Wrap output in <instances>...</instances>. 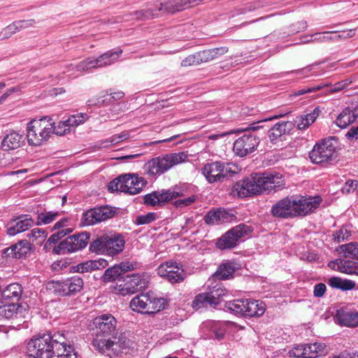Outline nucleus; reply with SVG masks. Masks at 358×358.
<instances>
[{"label":"nucleus","instance_id":"8","mask_svg":"<svg viewBox=\"0 0 358 358\" xmlns=\"http://www.w3.org/2000/svg\"><path fill=\"white\" fill-rule=\"evenodd\" d=\"M264 179L262 173L252 174L250 177L237 182L232 187L233 196L244 198L264 192Z\"/></svg>","mask_w":358,"mask_h":358},{"label":"nucleus","instance_id":"55","mask_svg":"<svg viewBox=\"0 0 358 358\" xmlns=\"http://www.w3.org/2000/svg\"><path fill=\"white\" fill-rule=\"evenodd\" d=\"M176 268V262L169 261L160 264L157 268V273L162 278H166L167 280L169 278L170 273L173 269Z\"/></svg>","mask_w":358,"mask_h":358},{"label":"nucleus","instance_id":"6","mask_svg":"<svg viewBox=\"0 0 358 358\" xmlns=\"http://www.w3.org/2000/svg\"><path fill=\"white\" fill-rule=\"evenodd\" d=\"M166 301L157 296L152 292L141 294L130 301V308L136 312L144 314H153L165 308Z\"/></svg>","mask_w":358,"mask_h":358},{"label":"nucleus","instance_id":"64","mask_svg":"<svg viewBox=\"0 0 358 358\" xmlns=\"http://www.w3.org/2000/svg\"><path fill=\"white\" fill-rule=\"evenodd\" d=\"M357 188H358V180H348L342 187L341 191L344 194H349L357 191Z\"/></svg>","mask_w":358,"mask_h":358},{"label":"nucleus","instance_id":"17","mask_svg":"<svg viewBox=\"0 0 358 358\" xmlns=\"http://www.w3.org/2000/svg\"><path fill=\"white\" fill-rule=\"evenodd\" d=\"M94 331L97 336H107L115 332L117 326L116 319L111 314H103L93 320Z\"/></svg>","mask_w":358,"mask_h":358},{"label":"nucleus","instance_id":"47","mask_svg":"<svg viewBox=\"0 0 358 358\" xmlns=\"http://www.w3.org/2000/svg\"><path fill=\"white\" fill-rule=\"evenodd\" d=\"M339 252L345 258L358 260V243L351 242L339 246Z\"/></svg>","mask_w":358,"mask_h":358},{"label":"nucleus","instance_id":"63","mask_svg":"<svg viewBox=\"0 0 358 358\" xmlns=\"http://www.w3.org/2000/svg\"><path fill=\"white\" fill-rule=\"evenodd\" d=\"M200 64H201V62H200L198 52H195L194 54L187 56L186 58L182 59L181 62V66H184V67L199 65Z\"/></svg>","mask_w":358,"mask_h":358},{"label":"nucleus","instance_id":"49","mask_svg":"<svg viewBox=\"0 0 358 358\" xmlns=\"http://www.w3.org/2000/svg\"><path fill=\"white\" fill-rule=\"evenodd\" d=\"M231 231L234 233L236 239L241 241L243 238L250 235L252 231V228L251 226H249L245 224H240L234 227H233Z\"/></svg>","mask_w":358,"mask_h":358},{"label":"nucleus","instance_id":"26","mask_svg":"<svg viewBox=\"0 0 358 358\" xmlns=\"http://www.w3.org/2000/svg\"><path fill=\"white\" fill-rule=\"evenodd\" d=\"M328 266L334 271L348 275H357L358 271V263L343 258L330 261Z\"/></svg>","mask_w":358,"mask_h":358},{"label":"nucleus","instance_id":"14","mask_svg":"<svg viewBox=\"0 0 358 358\" xmlns=\"http://www.w3.org/2000/svg\"><path fill=\"white\" fill-rule=\"evenodd\" d=\"M115 211L108 206L92 208L82 215L80 224L91 226L113 217Z\"/></svg>","mask_w":358,"mask_h":358},{"label":"nucleus","instance_id":"18","mask_svg":"<svg viewBox=\"0 0 358 358\" xmlns=\"http://www.w3.org/2000/svg\"><path fill=\"white\" fill-rule=\"evenodd\" d=\"M88 118V115L84 113L72 115L67 120L58 122L57 126H53V133L58 136L65 135L69 133L72 129L85 122Z\"/></svg>","mask_w":358,"mask_h":358},{"label":"nucleus","instance_id":"58","mask_svg":"<svg viewBox=\"0 0 358 358\" xmlns=\"http://www.w3.org/2000/svg\"><path fill=\"white\" fill-rule=\"evenodd\" d=\"M157 217V215L155 213L150 212L145 215H138L134 220V223L136 225L148 224L156 220Z\"/></svg>","mask_w":358,"mask_h":358},{"label":"nucleus","instance_id":"9","mask_svg":"<svg viewBox=\"0 0 358 358\" xmlns=\"http://www.w3.org/2000/svg\"><path fill=\"white\" fill-rule=\"evenodd\" d=\"M145 185V181L143 178L125 174L111 181L108 185V190L134 195L140 193Z\"/></svg>","mask_w":358,"mask_h":358},{"label":"nucleus","instance_id":"19","mask_svg":"<svg viewBox=\"0 0 358 358\" xmlns=\"http://www.w3.org/2000/svg\"><path fill=\"white\" fill-rule=\"evenodd\" d=\"M294 205H296L294 196L285 197L273 206L271 213L274 217L281 218L294 217H296Z\"/></svg>","mask_w":358,"mask_h":358},{"label":"nucleus","instance_id":"16","mask_svg":"<svg viewBox=\"0 0 358 358\" xmlns=\"http://www.w3.org/2000/svg\"><path fill=\"white\" fill-rule=\"evenodd\" d=\"M335 148L329 141L323 140L316 144L309 153V157L314 164H321L331 159Z\"/></svg>","mask_w":358,"mask_h":358},{"label":"nucleus","instance_id":"51","mask_svg":"<svg viewBox=\"0 0 358 358\" xmlns=\"http://www.w3.org/2000/svg\"><path fill=\"white\" fill-rule=\"evenodd\" d=\"M92 346L100 352L105 353L107 351L113 352V341L104 338H94L92 341Z\"/></svg>","mask_w":358,"mask_h":358},{"label":"nucleus","instance_id":"11","mask_svg":"<svg viewBox=\"0 0 358 358\" xmlns=\"http://www.w3.org/2000/svg\"><path fill=\"white\" fill-rule=\"evenodd\" d=\"M83 279L77 275L64 280H52L47 284V289L59 296H70L80 292L83 287Z\"/></svg>","mask_w":358,"mask_h":358},{"label":"nucleus","instance_id":"29","mask_svg":"<svg viewBox=\"0 0 358 358\" xmlns=\"http://www.w3.org/2000/svg\"><path fill=\"white\" fill-rule=\"evenodd\" d=\"M357 117L358 106H348L338 115L335 123L338 127L345 129L355 122Z\"/></svg>","mask_w":358,"mask_h":358},{"label":"nucleus","instance_id":"35","mask_svg":"<svg viewBox=\"0 0 358 358\" xmlns=\"http://www.w3.org/2000/svg\"><path fill=\"white\" fill-rule=\"evenodd\" d=\"M30 250L29 243L24 240L5 249L4 254L12 257L21 258L29 253Z\"/></svg>","mask_w":358,"mask_h":358},{"label":"nucleus","instance_id":"36","mask_svg":"<svg viewBox=\"0 0 358 358\" xmlns=\"http://www.w3.org/2000/svg\"><path fill=\"white\" fill-rule=\"evenodd\" d=\"M239 268L240 266L238 264L233 262H227L219 266L213 277L218 280H227L233 278L235 271Z\"/></svg>","mask_w":358,"mask_h":358},{"label":"nucleus","instance_id":"7","mask_svg":"<svg viewBox=\"0 0 358 358\" xmlns=\"http://www.w3.org/2000/svg\"><path fill=\"white\" fill-rule=\"evenodd\" d=\"M239 171L236 164L215 161L206 164L201 169V173L208 182L213 184L222 182L224 178L238 173Z\"/></svg>","mask_w":358,"mask_h":358},{"label":"nucleus","instance_id":"57","mask_svg":"<svg viewBox=\"0 0 358 358\" xmlns=\"http://www.w3.org/2000/svg\"><path fill=\"white\" fill-rule=\"evenodd\" d=\"M325 85H326L317 84V85H313L312 86L304 87L300 90L294 91L292 93V96H298L303 95L306 94L313 93L317 91L323 90L324 88Z\"/></svg>","mask_w":358,"mask_h":358},{"label":"nucleus","instance_id":"15","mask_svg":"<svg viewBox=\"0 0 358 358\" xmlns=\"http://www.w3.org/2000/svg\"><path fill=\"white\" fill-rule=\"evenodd\" d=\"M259 143V139L252 134H244L234 143L233 150L236 155L243 157L255 152Z\"/></svg>","mask_w":358,"mask_h":358},{"label":"nucleus","instance_id":"56","mask_svg":"<svg viewBox=\"0 0 358 358\" xmlns=\"http://www.w3.org/2000/svg\"><path fill=\"white\" fill-rule=\"evenodd\" d=\"M186 276V273L182 266L176 263V268L170 273L168 281L171 283H177L182 281Z\"/></svg>","mask_w":358,"mask_h":358},{"label":"nucleus","instance_id":"3","mask_svg":"<svg viewBox=\"0 0 358 358\" xmlns=\"http://www.w3.org/2000/svg\"><path fill=\"white\" fill-rule=\"evenodd\" d=\"M53 124L55 122L49 117L29 122L27 127L28 143L33 146H40L45 143L53 133Z\"/></svg>","mask_w":358,"mask_h":358},{"label":"nucleus","instance_id":"48","mask_svg":"<svg viewBox=\"0 0 358 358\" xmlns=\"http://www.w3.org/2000/svg\"><path fill=\"white\" fill-rule=\"evenodd\" d=\"M264 1H258L253 3H249L243 7L236 8L231 13V17H234L240 15L245 14L248 12H252L256 9L263 7Z\"/></svg>","mask_w":358,"mask_h":358},{"label":"nucleus","instance_id":"39","mask_svg":"<svg viewBox=\"0 0 358 358\" xmlns=\"http://www.w3.org/2000/svg\"><path fill=\"white\" fill-rule=\"evenodd\" d=\"M22 294V287L19 283H11L1 289V297L4 299L19 301Z\"/></svg>","mask_w":358,"mask_h":358},{"label":"nucleus","instance_id":"2","mask_svg":"<svg viewBox=\"0 0 358 358\" xmlns=\"http://www.w3.org/2000/svg\"><path fill=\"white\" fill-rule=\"evenodd\" d=\"M188 155L184 152L162 155L149 160L144 166L145 171L151 177H158L175 166L185 162Z\"/></svg>","mask_w":358,"mask_h":358},{"label":"nucleus","instance_id":"53","mask_svg":"<svg viewBox=\"0 0 358 358\" xmlns=\"http://www.w3.org/2000/svg\"><path fill=\"white\" fill-rule=\"evenodd\" d=\"M352 82V80L348 78L339 81L332 85H330L329 83H324L323 85H327L324 86V88H327L326 92L327 93H336L347 89Z\"/></svg>","mask_w":358,"mask_h":358},{"label":"nucleus","instance_id":"30","mask_svg":"<svg viewBox=\"0 0 358 358\" xmlns=\"http://www.w3.org/2000/svg\"><path fill=\"white\" fill-rule=\"evenodd\" d=\"M24 135L17 131H10L1 141V148L5 151L13 150L19 148L24 143Z\"/></svg>","mask_w":358,"mask_h":358},{"label":"nucleus","instance_id":"44","mask_svg":"<svg viewBox=\"0 0 358 358\" xmlns=\"http://www.w3.org/2000/svg\"><path fill=\"white\" fill-rule=\"evenodd\" d=\"M211 303L213 304V307L219 305L224 296L228 294V291L221 284H217L213 286V288L208 292Z\"/></svg>","mask_w":358,"mask_h":358},{"label":"nucleus","instance_id":"21","mask_svg":"<svg viewBox=\"0 0 358 358\" xmlns=\"http://www.w3.org/2000/svg\"><path fill=\"white\" fill-rule=\"evenodd\" d=\"M335 322L341 326L354 328L358 327V311L341 308L336 311L334 317Z\"/></svg>","mask_w":358,"mask_h":358},{"label":"nucleus","instance_id":"60","mask_svg":"<svg viewBox=\"0 0 358 358\" xmlns=\"http://www.w3.org/2000/svg\"><path fill=\"white\" fill-rule=\"evenodd\" d=\"M335 31H324L322 33H316L314 34V41L324 43L328 41H334Z\"/></svg>","mask_w":358,"mask_h":358},{"label":"nucleus","instance_id":"37","mask_svg":"<svg viewBox=\"0 0 358 358\" xmlns=\"http://www.w3.org/2000/svg\"><path fill=\"white\" fill-rule=\"evenodd\" d=\"M320 112V108L316 107L310 113L297 116L294 120V124L299 129H306L316 120Z\"/></svg>","mask_w":358,"mask_h":358},{"label":"nucleus","instance_id":"34","mask_svg":"<svg viewBox=\"0 0 358 358\" xmlns=\"http://www.w3.org/2000/svg\"><path fill=\"white\" fill-rule=\"evenodd\" d=\"M292 128L290 122H279L275 124L268 131V136L271 143H275L282 135L288 133Z\"/></svg>","mask_w":358,"mask_h":358},{"label":"nucleus","instance_id":"42","mask_svg":"<svg viewBox=\"0 0 358 358\" xmlns=\"http://www.w3.org/2000/svg\"><path fill=\"white\" fill-rule=\"evenodd\" d=\"M238 243V241L230 229L217 240L216 246L220 250L230 249L234 248Z\"/></svg>","mask_w":358,"mask_h":358},{"label":"nucleus","instance_id":"46","mask_svg":"<svg viewBox=\"0 0 358 358\" xmlns=\"http://www.w3.org/2000/svg\"><path fill=\"white\" fill-rule=\"evenodd\" d=\"M29 24V22L25 20L14 22L2 30V31L0 33L1 39L8 38L17 31L27 27Z\"/></svg>","mask_w":358,"mask_h":358},{"label":"nucleus","instance_id":"10","mask_svg":"<svg viewBox=\"0 0 358 358\" xmlns=\"http://www.w3.org/2000/svg\"><path fill=\"white\" fill-rule=\"evenodd\" d=\"M122 53V50H118L116 51L106 52L96 59L89 57L80 62L77 65L71 64L67 66V70L64 72H70L71 71L76 70V71L81 73L93 68H99L108 66L115 62Z\"/></svg>","mask_w":358,"mask_h":358},{"label":"nucleus","instance_id":"22","mask_svg":"<svg viewBox=\"0 0 358 358\" xmlns=\"http://www.w3.org/2000/svg\"><path fill=\"white\" fill-rule=\"evenodd\" d=\"M55 345V351L52 358H78L73 345L68 343L65 337L61 334Z\"/></svg>","mask_w":358,"mask_h":358},{"label":"nucleus","instance_id":"4","mask_svg":"<svg viewBox=\"0 0 358 358\" xmlns=\"http://www.w3.org/2000/svg\"><path fill=\"white\" fill-rule=\"evenodd\" d=\"M125 245L124 237L117 233L105 234L93 240L90 250L96 254H106L113 257L123 251Z\"/></svg>","mask_w":358,"mask_h":358},{"label":"nucleus","instance_id":"45","mask_svg":"<svg viewBox=\"0 0 358 358\" xmlns=\"http://www.w3.org/2000/svg\"><path fill=\"white\" fill-rule=\"evenodd\" d=\"M248 308V317H260L265 313L266 305L262 301L250 299Z\"/></svg>","mask_w":358,"mask_h":358},{"label":"nucleus","instance_id":"38","mask_svg":"<svg viewBox=\"0 0 358 358\" xmlns=\"http://www.w3.org/2000/svg\"><path fill=\"white\" fill-rule=\"evenodd\" d=\"M306 358H317L327 353V345L321 342L303 344Z\"/></svg>","mask_w":358,"mask_h":358},{"label":"nucleus","instance_id":"13","mask_svg":"<svg viewBox=\"0 0 358 358\" xmlns=\"http://www.w3.org/2000/svg\"><path fill=\"white\" fill-rule=\"evenodd\" d=\"M28 314L27 306L22 304H4L0 306V320H13L19 322L17 327H13L15 329H20V328H27V323L24 321L22 324L20 323Z\"/></svg>","mask_w":358,"mask_h":358},{"label":"nucleus","instance_id":"33","mask_svg":"<svg viewBox=\"0 0 358 358\" xmlns=\"http://www.w3.org/2000/svg\"><path fill=\"white\" fill-rule=\"evenodd\" d=\"M113 345V352L116 355H127L134 348V342L125 334H120L118 338H115Z\"/></svg>","mask_w":358,"mask_h":358},{"label":"nucleus","instance_id":"31","mask_svg":"<svg viewBox=\"0 0 358 358\" xmlns=\"http://www.w3.org/2000/svg\"><path fill=\"white\" fill-rule=\"evenodd\" d=\"M250 299H238L225 303V308L236 316L248 317V307Z\"/></svg>","mask_w":358,"mask_h":358},{"label":"nucleus","instance_id":"28","mask_svg":"<svg viewBox=\"0 0 358 358\" xmlns=\"http://www.w3.org/2000/svg\"><path fill=\"white\" fill-rule=\"evenodd\" d=\"M264 179V192H270L272 190L278 191L282 189L285 185L282 174L275 173H262Z\"/></svg>","mask_w":358,"mask_h":358},{"label":"nucleus","instance_id":"62","mask_svg":"<svg viewBox=\"0 0 358 358\" xmlns=\"http://www.w3.org/2000/svg\"><path fill=\"white\" fill-rule=\"evenodd\" d=\"M47 234L46 231L43 229L34 228L27 234V236L33 241L38 238H41L42 241L47 236Z\"/></svg>","mask_w":358,"mask_h":358},{"label":"nucleus","instance_id":"50","mask_svg":"<svg viewBox=\"0 0 358 358\" xmlns=\"http://www.w3.org/2000/svg\"><path fill=\"white\" fill-rule=\"evenodd\" d=\"M208 306H213L208 292L197 294L192 304V308L196 310Z\"/></svg>","mask_w":358,"mask_h":358},{"label":"nucleus","instance_id":"59","mask_svg":"<svg viewBox=\"0 0 358 358\" xmlns=\"http://www.w3.org/2000/svg\"><path fill=\"white\" fill-rule=\"evenodd\" d=\"M333 236L336 242L341 243L348 239L351 236V231L347 226H343L339 230L335 231Z\"/></svg>","mask_w":358,"mask_h":358},{"label":"nucleus","instance_id":"40","mask_svg":"<svg viewBox=\"0 0 358 358\" xmlns=\"http://www.w3.org/2000/svg\"><path fill=\"white\" fill-rule=\"evenodd\" d=\"M107 261L103 259L99 260L87 261L76 266V271L78 273H85L93 270L100 269L106 266Z\"/></svg>","mask_w":358,"mask_h":358},{"label":"nucleus","instance_id":"12","mask_svg":"<svg viewBox=\"0 0 358 358\" xmlns=\"http://www.w3.org/2000/svg\"><path fill=\"white\" fill-rule=\"evenodd\" d=\"M90 234L83 232L66 238L54 248L57 254H66L75 252L85 248L90 241Z\"/></svg>","mask_w":358,"mask_h":358},{"label":"nucleus","instance_id":"32","mask_svg":"<svg viewBox=\"0 0 358 358\" xmlns=\"http://www.w3.org/2000/svg\"><path fill=\"white\" fill-rule=\"evenodd\" d=\"M125 280L130 286L129 289L134 293L147 288L149 283L148 276L145 273H133L127 275Z\"/></svg>","mask_w":358,"mask_h":358},{"label":"nucleus","instance_id":"25","mask_svg":"<svg viewBox=\"0 0 358 358\" xmlns=\"http://www.w3.org/2000/svg\"><path fill=\"white\" fill-rule=\"evenodd\" d=\"M133 265L129 262H121L107 268L102 275V280L105 282H113L118 280L124 273L131 271Z\"/></svg>","mask_w":358,"mask_h":358},{"label":"nucleus","instance_id":"54","mask_svg":"<svg viewBox=\"0 0 358 358\" xmlns=\"http://www.w3.org/2000/svg\"><path fill=\"white\" fill-rule=\"evenodd\" d=\"M59 216L58 211H45L38 215L37 224H48Z\"/></svg>","mask_w":358,"mask_h":358},{"label":"nucleus","instance_id":"23","mask_svg":"<svg viewBox=\"0 0 358 358\" xmlns=\"http://www.w3.org/2000/svg\"><path fill=\"white\" fill-rule=\"evenodd\" d=\"M201 329L208 338H215L218 341L223 339L227 329V324L222 322L209 321L203 323Z\"/></svg>","mask_w":358,"mask_h":358},{"label":"nucleus","instance_id":"41","mask_svg":"<svg viewBox=\"0 0 358 358\" xmlns=\"http://www.w3.org/2000/svg\"><path fill=\"white\" fill-rule=\"evenodd\" d=\"M124 96V93L122 92H117L111 93L106 96H101L93 101L92 100L88 101V105H99V106H113L115 101L122 99Z\"/></svg>","mask_w":358,"mask_h":358},{"label":"nucleus","instance_id":"24","mask_svg":"<svg viewBox=\"0 0 358 358\" xmlns=\"http://www.w3.org/2000/svg\"><path fill=\"white\" fill-rule=\"evenodd\" d=\"M203 0H166L160 3L157 11L174 13L199 4Z\"/></svg>","mask_w":358,"mask_h":358},{"label":"nucleus","instance_id":"52","mask_svg":"<svg viewBox=\"0 0 358 358\" xmlns=\"http://www.w3.org/2000/svg\"><path fill=\"white\" fill-rule=\"evenodd\" d=\"M227 218V213L224 210H217L210 211L205 216V222L207 224H215L220 222H224Z\"/></svg>","mask_w":358,"mask_h":358},{"label":"nucleus","instance_id":"20","mask_svg":"<svg viewBox=\"0 0 358 358\" xmlns=\"http://www.w3.org/2000/svg\"><path fill=\"white\" fill-rule=\"evenodd\" d=\"M294 200H296V205H294L296 217L310 213L319 206L322 201L320 196H294Z\"/></svg>","mask_w":358,"mask_h":358},{"label":"nucleus","instance_id":"27","mask_svg":"<svg viewBox=\"0 0 358 358\" xmlns=\"http://www.w3.org/2000/svg\"><path fill=\"white\" fill-rule=\"evenodd\" d=\"M34 220L28 215H23L18 219L10 222L7 227V234L9 236H15L17 234L24 231L31 227Z\"/></svg>","mask_w":358,"mask_h":358},{"label":"nucleus","instance_id":"1","mask_svg":"<svg viewBox=\"0 0 358 358\" xmlns=\"http://www.w3.org/2000/svg\"><path fill=\"white\" fill-rule=\"evenodd\" d=\"M194 190L195 187L191 184H179L168 189H163L147 194L143 198L144 203L154 207L162 206L174 199L191 194L187 198L175 201L176 207L182 208L192 205L196 201L198 197L193 194Z\"/></svg>","mask_w":358,"mask_h":358},{"label":"nucleus","instance_id":"61","mask_svg":"<svg viewBox=\"0 0 358 358\" xmlns=\"http://www.w3.org/2000/svg\"><path fill=\"white\" fill-rule=\"evenodd\" d=\"M72 232V229H62L61 230H57V232L52 234L49 238L48 239V243H55L59 241L62 238L65 236L71 234Z\"/></svg>","mask_w":358,"mask_h":358},{"label":"nucleus","instance_id":"5","mask_svg":"<svg viewBox=\"0 0 358 358\" xmlns=\"http://www.w3.org/2000/svg\"><path fill=\"white\" fill-rule=\"evenodd\" d=\"M60 334H43L33 337L27 343V352L34 358H52Z\"/></svg>","mask_w":358,"mask_h":358},{"label":"nucleus","instance_id":"43","mask_svg":"<svg viewBox=\"0 0 358 358\" xmlns=\"http://www.w3.org/2000/svg\"><path fill=\"white\" fill-rule=\"evenodd\" d=\"M328 284L333 288L348 291L353 289L356 283L355 281L348 279H342L339 277H331L328 280Z\"/></svg>","mask_w":358,"mask_h":358}]
</instances>
